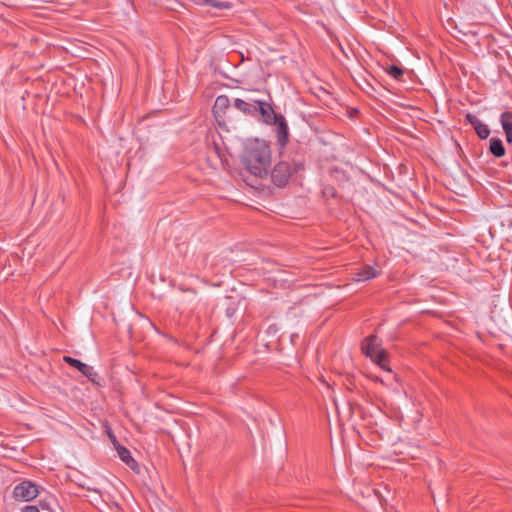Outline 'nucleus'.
Segmentation results:
<instances>
[{"label": "nucleus", "instance_id": "nucleus-1", "mask_svg": "<svg viewBox=\"0 0 512 512\" xmlns=\"http://www.w3.org/2000/svg\"><path fill=\"white\" fill-rule=\"evenodd\" d=\"M243 164L251 174L260 178L266 176L271 164L269 146L264 141L251 142L243 156Z\"/></svg>", "mask_w": 512, "mask_h": 512}, {"label": "nucleus", "instance_id": "nucleus-2", "mask_svg": "<svg viewBox=\"0 0 512 512\" xmlns=\"http://www.w3.org/2000/svg\"><path fill=\"white\" fill-rule=\"evenodd\" d=\"M362 351L367 357L377 363L380 368L388 372L391 371L386 364L387 353L380 347V342L376 336L371 335L363 340Z\"/></svg>", "mask_w": 512, "mask_h": 512}, {"label": "nucleus", "instance_id": "nucleus-3", "mask_svg": "<svg viewBox=\"0 0 512 512\" xmlns=\"http://www.w3.org/2000/svg\"><path fill=\"white\" fill-rule=\"evenodd\" d=\"M302 168V164H290L287 161H281L273 168L271 172L272 181L278 187H283L288 183L291 174Z\"/></svg>", "mask_w": 512, "mask_h": 512}, {"label": "nucleus", "instance_id": "nucleus-4", "mask_svg": "<svg viewBox=\"0 0 512 512\" xmlns=\"http://www.w3.org/2000/svg\"><path fill=\"white\" fill-rule=\"evenodd\" d=\"M38 494L39 488L35 482H20L13 491L15 499L26 502L33 500Z\"/></svg>", "mask_w": 512, "mask_h": 512}, {"label": "nucleus", "instance_id": "nucleus-5", "mask_svg": "<svg viewBox=\"0 0 512 512\" xmlns=\"http://www.w3.org/2000/svg\"><path fill=\"white\" fill-rule=\"evenodd\" d=\"M257 113L260 115V120L266 124H272L281 114H276L272 106L264 100H259L257 105Z\"/></svg>", "mask_w": 512, "mask_h": 512}, {"label": "nucleus", "instance_id": "nucleus-6", "mask_svg": "<svg viewBox=\"0 0 512 512\" xmlns=\"http://www.w3.org/2000/svg\"><path fill=\"white\" fill-rule=\"evenodd\" d=\"M63 360L70 366L78 369L84 376L89 378L91 381H95V378L98 376L92 366H89L78 359L72 358L70 356H64Z\"/></svg>", "mask_w": 512, "mask_h": 512}, {"label": "nucleus", "instance_id": "nucleus-7", "mask_svg": "<svg viewBox=\"0 0 512 512\" xmlns=\"http://www.w3.org/2000/svg\"><path fill=\"white\" fill-rule=\"evenodd\" d=\"M259 100L253 98H247L246 100L237 98L234 100V107L241 111L242 113L255 116L257 114V105Z\"/></svg>", "mask_w": 512, "mask_h": 512}, {"label": "nucleus", "instance_id": "nucleus-8", "mask_svg": "<svg viewBox=\"0 0 512 512\" xmlns=\"http://www.w3.org/2000/svg\"><path fill=\"white\" fill-rule=\"evenodd\" d=\"M276 127L277 140L281 146H285L288 142V125L285 118L280 115L277 120L272 123Z\"/></svg>", "mask_w": 512, "mask_h": 512}, {"label": "nucleus", "instance_id": "nucleus-9", "mask_svg": "<svg viewBox=\"0 0 512 512\" xmlns=\"http://www.w3.org/2000/svg\"><path fill=\"white\" fill-rule=\"evenodd\" d=\"M500 123L504 130L506 141L512 143V112H503L500 116Z\"/></svg>", "mask_w": 512, "mask_h": 512}, {"label": "nucleus", "instance_id": "nucleus-10", "mask_svg": "<svg viewBox=\"0 0 512 512\" xmlns=\"http://www.w3.org/2000/svg\"><path fill=\"white\" fill-rule=\"evenodd\" d=\"M377 270L370 265H366L361 268L358 272L355 273L354 280L355 281H367L377 277Z\"/></svg>", "mask_w": 512, "mask_h": 512}, {"label": "nucleus", "instance_id": "nucleus-11", "mask_svg": "<svg viewBox=\"0 0 512 512\" xmlns=\"http://www.w3.org/2000/svg\"><path fill=\"white\" fill-rule=\"evenodd\" d=\"M230 106V100L226 95H220L216 98L213 106V114L215 117H220Z\"/></svg>", "mask_w": 512, "mask_h": 512}, {"label": "nucleus", "instance_id": "nucleus-12", "mask_svg": "<svg viewBox=\"0 0 512 512\" xmlns=\"http://www.w3.org/2000/svg\"><path fill=\"white\" fill-rule=\"evenodd\" d=\"M117 453H118L119 458L124 463H126L131 469L135 470V468L137 466L136 461L132 458L131 453L127 448H125L123 446H118Z\"/></svg>", "mask_w": 512, "mask_h": 512}, {"label": "nucleus", "instance_id": "nucleus-13", "mask_svg": "<svg viewBox=\"0 0 512 512\" xmlns=\"http://www.w3.org/2000/svg\"><path fill=\"white\" fill-rule=\"evenodd\" d=\"M489 150L497 158H500L505 155V148L503 146L502 141L499 138L490 139Z\"/></svg>", "mask_w": 512, "mask_h": 512}, {"label": "nucleus", "instance_id": "nucleus-14", "mask_svg": "<svg viewBox=\"0 0 512 512\" xmlns=\"http://www.w3.org/2000/svg\"><path fill=\"white\" fill-rule=\"evenodd\" d=\"M205 4L213 7V8H216V9H230L231 8V4L229 2H226V1H219V0H205L204 1Z\"/></svg>", "mask_w": 512, "mask_h": 512}, {"label": "nucleus", "instance_id": "nucleus-15", "mask_svg": "<svg viewBox=\"0 0 512 512\" xmlns=\"http://www.w3.org/2000/svg\"><path fill=\"white\" fill-rule=\"evenodd\" d=\"M474 130L481 139H486L490 135V129L488 125H486L483 122L478 124V126Z\"/></svg>", "mask_w": 512, "mask_h": 512}, {"label": "nucleus", "instance_id": "nucleus-16", "mask_svg": "<svg viewBox=\"0 0 512 512\" xmlns=\"http://www.w3.org/2000/svg\"><path fill=\"white\" fill-rule=\"evenodd\" d=\"M386 72L396 80H400L403 75V69L395 65L387 67Z\"/></svg>", "mask_w": 512, "mask_h": 512}, {"label": "nucleus", "instance_id": "nucleus-17", "mask_svg": "<svg viewBox=\"0 0 512 512\" xmlns=\"http://www.w3.org/2000/svg\"><path fill=\"white\" fill-rule=\"evenodd\" d=\"M466 119L473 126L474 129L478 126V124L482 122L477 116L473 114H467Z\"/></svg>", "mask_w": 512, "mask_h": 512}, {"label": "nucleus", "instance_id": "nucleus-18", "mask_svg": "<svg viewBox=\"0 0 512 512\" xmlns=\"http://www.w3.org/2000/svg\"><path fill=\"white\" fill-rule=\"evenodd\" d=\"M23 512H39V509L36 506L29 505L23 509Z\"/></svg>", "mask_w": 512, "mask_h": 512}, {"label": "nucleus", "instance_id": "nucleus-19", "mask_svg": "<svg viewBox=\"0 0 512 512\" xmlns=\"http://www.w3.org/2000/svg\"><path fill=\"white\" fill-rule=\"evenodd\" d=\"M78 487H79V488H83V489H87V490H90V491H98V489H97V488L92 487V486H86V485H84V484H79V485H78Z\"/></svg>", "mask_w": 512, "mask_h": 512}, {"label": "nucleus", "instance_id": "nucleus-20", "mask_svg": "<svg viewBox=\"0 0 512 512\" xmlns=\"http://www.w3.org/2000/svg\"><path fill=\"white\" fill-rule=\"evenodd\" d=\"M374 493H375L376 495H378V497H379V499H380V500H384V498L382 497V495H380V494H379V492H378V490H377V489H374Z\"/></svg>", "mask_w": 512, "mask_h": 512}, {"label": "nucleus", "instance_id": "nucleus-21", "mask_svg": "<svg viewBox=\"0 0 512 512\" xmlns=\"http://www.w3.org/2000/svg\"><path fill=\"white\" fill-rule=\"evenodd\" d=\"M109 436L113 441L115 440V436L112 434V432H109Z\"/></svg>", "mask_w": 512, "mask_h": 512}, {"label": "nucleus", "instance_id": "nucleus-22", "mask_svg": "<svg viewBox=\"0 0 512 512\" xmlns=\"http://www.w3.org/2000/svg\"><path fill=\"white\" fill-rule=\"evenodd\" d=\"M11 480L18 481V480H23V479H22V478H20V477H13V478H11Z\"/></svg>", "mask_w": 512, "mask_h": 512}]
</instances>
